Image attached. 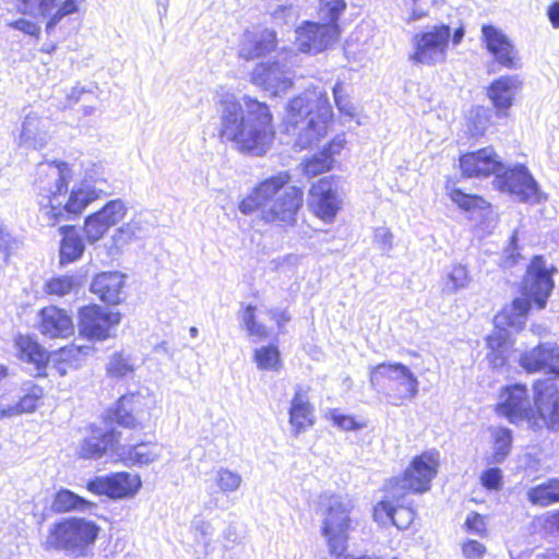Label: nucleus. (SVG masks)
I'll list each match as a JSON object with an SVG mask.
<instances>
[{
	"mask_svg": "<svg viewBox=\"0 0 559 559\" xmlns=\"http://www.w3.org/2000/svg\"><path fill=\"white\" fill-rule=\"evenodd\" d=\"M72 169L64 162H46L36 167L34 190L37 194L40 219L48 226L71 219L94 200L108 193L105 179L85 176L68 194Z\"/></svg>",
	"mask_w": 559,
	"mask_h": 559,
	"instance_id": "nucleus-1",
	"label": "nucleus"
},
{
	"mask_svg": "<svg viewBox=\"0 0 559 559\" xmlns=\"http://www.w3.org/2000/svg\"><path fill=\"white\" fill-rule=\"evenodd\" d=\"M218 115L217 133L221 142L255 156L264 155L274 140L272 114L265 103L250 96L242 98L223 87L215 94Z\"/></svg>",
	"mask_w": 559,
	"mask_h": 559,
	"instance_id": "nucleus-2",
	"label": "nucleus"
},
{
	"mask_svg": "<svg viewBox=\"0 0 559 559\" xmlns=\"http://www.w3.org/2000/svg\"><path fill=\"white\" fill-rule=\"evenodd\" d=\"M289 179L288 174L280 173L260 182L240 202L239 211L245 215L260 211L261 219L267 224L293 225L304 204V192L289 186Z\"/></svg>",
	"mask_w": 559,
	"mask_h": 559,
	"instance_id": "nucleus-3",
	"label": "nucleus"
},
{
	"mask_svg": "<svg viewBox=\"0 0 559 559\" xmlns=\"http://www.w3.org/2000/svg\"><path fill=\"white\" fill-rule=\"evenodd\" d=\"M332 120V107L325 93L307 91L287 105L285 129L300 150L317 145L325 138Z\"/></svg>",
	"mask_w": 559,
	"mask_h": 559,
	"instance_id": "nucleus-4",
	"label": "nucleus"
},
{
	"mask_svg": "<svg viewBox=\"0 0 559 559\" xmlns=\"http://www.w3.org/2000/svg\"><path fill=\"white\" fill-rule=\"evenodd\" d=\"M520 366L528 373L544 371L548 377L534 384V402L544 424L555 427L559 409V346L555 342L539 343L522 353Z\"/></svg>",
	"mask_w": 559,
	"mask_h": 559,
	"instance_id": "nucleus-5",
	"label": "nucleus"
},
{
	"mask_svg": "<svg viewBox=\"0 0 559 559\" xmlns=\"http://www.w3.org/2000/svg\"><path fill=\"white\" fill-rule=\"evenodd\" d=\"M554 288V281L546 266L543 257H535L527 266L523 280L522 290L524 297L515 298L512 304L506 307L495 317L497 326L507 325L521 330L525 324L526 314L531 304L535 302L539 309L546 306L547 298Z\"/></svg>",
	"mask_w": 559,
	"mask_h": 559,
	"instance_id": "nucleus-6",
	"label": "nucleus"
},
{
	"mask_svg": "<svg viewBox=\"0 0 559 559\" xmlns=\"http://www.w3.org/2000/svg\"><path fill=\"white\" fill-rule=\"evenodd\" d=\"M99 531L100 527L94 521L85 518L61 519L48 528L44 548L85 557L95 544Z\"/></svg>",
	"mask_w": 559,
	"mask_h": 559,
	"instance_id": "nucleus-7",
	"label": "nucleus"
},
{
	"mask_svg": "<svg viewBox=\"0 0 559 559\" xmlns=\"http://www.w3.org/2000/svg\"><path fill=\"white\" fill-rule=\"evenodd\" d=\"M370 383L381 388L388 401L395 406L413 400L419 391V381L414 372L401 362H382L370 371Z\"/></svg>",
	"mask_w": 559,
	"mask_h": 559,
	"instance_id": "nucleus-8",
	"label": "nucleus"
},
{
	"mask_svg": "<svg viewBox=\"0 0 559 559\" xmlns=\"http://www.w3.org/2000/svg\"><path fill=\"white\" fill-rule=\"evenodd\" d=\"M322 535L326 538L331 554L341 556L347 548L350 528L352 500L332 495L321 497Z\"/></svg>",
	"mask_w": 559,
	"mask_h": 559,
	"instance_id": "nucleus-9",
	"label": "nucleus"
},
{
	"mask_svg": "<svg viewBox=\"0 0 559 559\" xmlns=\"http://www.w3.org/2000/svg\"><path fill=\"white\" fill-rule=\"evenodd\" d=\"M500 403L498 404V412L509 419L510 423L516 424L522 420H527L534 429L547 427L550 430H558L559 419L552 428L543 423L540 414L537 412L538 417H533V409L527 395V389L523 384H514L507 386L500 394Z\"/></svg>",
	"mask_w": 559,
	"mask_h": 559,
	"instance_id": "nucleus-10",
	"label": "nucleus"
},
{
	"mask_svg": "<svg viewBox=\"0 0 559 559\" xmlns=\"http://www.w3.org/2000/svg\"><path fill=\"white\" fill-rule=\"evenodd\" d=\"M451 38V28L448 25H435L416 34L413 38L415 51L412 60L416 63L432 66L443 62Z\"/></svg>",
	"mask_w": 559,
	"mask_h": 559,
	"instance_id": "nucleus-11",
	"label": "nucleus"
},
{
	"mask_svg": "<svg viewBox=\"0 0 559 559\" xmlns=\"http://www.w3.org/2000/svg\"><path fill=\"white\" fill-rule=\"evenodd\" d=\"M438 464V452H425L413 460L402 478H395L391 481L390 488L405 493L406 489L413 492H425L430 488L431 479L437 474Z\"/></svg>",
	"mask_w": 559,
	"mask_h": 559,
	"instance_id": "nucleus-12",
	"label": "nucleus"
},
{
	"mask_svg": "<svg viewBox=\"0 0 559 559\" xmlns=\"http://www.w3.org/2000/svg\"><path fill=\"white\" fill-rule=\"evenodd\" d=\"M21 118L17 146L34 151L45 148L52 138V120L35 108H24Z\"/></svg>",
	"mask_w": 559,
	"mask_h": 559,
	"instance_id": "nucleus-13",
	"label": "nucleus"
},
{
	"mask_svg": "<svg viewBox=\"0 0 559 559\" xmlns=\"http://www.w3.org/2000/svg\"><path fill=\"white\" fill-rule=\"evenodd\" d=\"M493 185L500 191L508 192L523 202H539L537 183L527 168L520 165L506 168L495 177Z\"/></svg>",
	"mask_w": 559,
	"mask_h": 559,
	"instance_id": "nucleus-14",
	"label": "nucleus"
},
{
	"mask_svg": "<svg viewBox=\"0 0 559 559\" xmlns=\"http://www.w3.org/2000/svg\"><path fill=\"white\" fill-rule=\"evenodd\" d=\"M120 319L119 312L107 311L96 305L85 306L79 312V331L88 340H106Z\"/></svg>",
	"mask_w": 559,
	"mask_h": 559,
	"instance_id": "nucleus-15",
	"label": "nucleus"
},
{
	"mask_svg": "<svg viewBox=\"0 0 559 559\" xmlns=\"http://www.w3.org/2000/svg\"><path fill=\"white\" fill-rule=\"evenodd\" d=\"M308 204L316 216L331 223L342 206L335 181L325 177L316 182L309 191Z\"/></svg>",
	"mask_w": 559,
	"mask_h": 559,
	"instance_id": "nucleus-16",
	"label": "nucleus"
},
{
	"mask_svg": "<svg viewBox=\"0 0 559 559\" xmlns=\"http://www.w3.org/2000/svg\"><path fill=\"white\" fill-rule=\"evenodd\" d=\"M337 28L305 21L295 29V45L301 52L319 53L337 40Z\"/></svg>",
	"mask_w": 559,
	"mask_h": 559,
	"instance_id": "nucleus-17",
	"label": "nucleus"
},
{
	"mask_svg": "<svg viewBox=\"0 0 559 559\" xmlns=\"http://www.w3.org/2000/svg\"><path fill=\"white\" fill-rule=\"evenodd\" d=\"M141 479L138 475L120 472L107 476H98L90 480L86 488L95 495H105L111 499H123L133 497L141 488Z\"/></svg>",
	"mask_w": 559,
	"mask_h": 559,
	"instance_id": "nucleus-18",
	"label": "nucleus"
},
{
	"mask_svg": "<svg viewBox=\"0 0 559 559\" xmlns=\"http://www.w3.org/2000/svg\"><path fill=\"white\" fill-rule=\"evenodd\" d=\"M127 214V205L120 199L107 202L102 210L87 216L84 225V233L88 242L98 241L105 233L118 224Z\"/></svg>",
	"mask_w": 559,
	"mask_h": 559,
	"instance_id": "nucleus-19",
	"label": "nucleus"
},
{
	"mask_svg": "<svg viewBox=\"0 0 559 559\" xmlns=\"http://www.w3.org/2000/svg\"><path fill=\"white\" fill-rule=\"evenodd\" d=\"M251 82L273 96L285 94L293 85L290 72L277 61L258 63L252 70Z\"/></svg>",
	"mask_w": 559,
	"mask_h": 559,
	"instance_id": "nucleus-20",
	"label": "nucleus"
},
{
	"mask_svg": "<svg viewBox=\"0 0 559 559\" xmlns=\"http://www.w3.org/2000/svg\"><path fill=\"white\" fill-rule=\"evenodd\" d=\"M405 492L389 488L385 499L374 507V519L382 521L385 518L400 530L407 528L414 520V511L404 503Z\"/></svg>",
	"mask_w": 559,
	"mask_h": 559,
	"instance_id": "nucleus-21",
	"label": "nucleus"
},
{
	"mask_svg": "<svg viewBox=\"0 0 559 559\" xmlns=\"http://www.w3.org/2000/svg\"><path fill=\"white\" fill-rule=\"evenodd\" d=\"M460 167L468 177H487L503 170V163L492 147H484L476 152L464 154L460 159Z\"/></svg>",
	"mask_w": 559,
	"mask_h": 559,
	"instance_id": "nucleus-22",
	"label": "nucleus"
},
{
	"mask_svg": "<svg viewBox=\"0 0 559 559\" xmlns=\"http://www.w3.org/2000/svg\"><path fill=\"white\" fill-rule=\"evenodd\" d=\"M290 432L298 437L313 426L314 407L310 403L308 390L300 385L295 388L294 396L288 411Z\"/></svg>",
	"mask_w": 559,
	"mask_h": 559,
	"instance_id": "nucleus-23",
	"label": "nucleus"
},
{
	"mask_svg": "<svg viewBox=\"0 0 559 559\" xmlns=\"http://www.w3.org/2000/svg\"><path fill=\"white\" fill-rule=\"evenodd\" d=\"M481 35L488 51L500 64L510 69L518 68L516 51L501 29L492 25H483Z\"/></svg>",
	"mask_w": 559,
	"mask_h": 559,
	"instance_id": "nucleus-24",
	"label": "nucleus"
},
{
	"mask_svg": "<svg viewBox=\"0 0 559 559\" xmlns=\"http://www.w3.org/2000/svg\"><path fill=\"white\" fill-rule=\"evenodd\" d=\"M39 332L47 338H67L74 333L72 318L63 309L45 307L39 311Z\"/></svg>",
	"mask_w": 559,
	"mask_h": 559,
	"instance_id": "nucleus-25",
	"label": "nucleus"
},
{
	"mask_svg": "<svg viewBox=\"0 0 559 559\" xmlns=\"http://www.w3.org/2000/svg\"><path fill=\"white\" fill-rule=\"evenodd\" d=\"M521 87L522 82L516 75L500 76L490 84L487 95L498 117L508 116V110L513 105L514 97Z\"/></svg>",
	"mask_w": 559,
	"mask_h": 559,
	"instance_id": "nucleus-26",
	"label": "nucleus"
},
{
	"mask_svg": "<svg viewBox=\"0 0 559 559\" xmlns=\"http://www.w3.org/2000/svg\"><path fill=\"white\" fill-rule=\"evenodd\" d=\"M20 359L28 365V370L34 377H45L49 354L34 338L28 335H20L15 341Z\"/></svg>",
	"mask_w": 559,
	"mask_h": 559,
	"instance_id": "nucleus-27",
	"label": "nucleus"
},
{
	"mask_svg": "<svg viewBox=\"0 0 559 559\" xmlns=\"http://www.w3.org/2000/svg\"><path fill=\"white\" fill-rule=\"evenodd\" d=\"M119 436L120 433L115 430L107 432L95 430L80 443L79 455L87 460H97L110 451L112 455L116 456V448L119 445Z\"/></svg>",
	"mask_w": 559,
	"mask_h": 559,
	"instance_id": "nucleus-28",
	"label": "nucleus"
},
{
	"mask_svg": "<svg viewBox=\"0 0 559 559\" xmlns=\"http://www.w3.org/2000/svg\"><path fill=\"white\" fill-rule=\"evenodd\" d=\"M276 46V35L274 31L252 29L243 34L239 56L246 60H251L272 51Z\"/></svg>",
	"mask_w": 559,
	"mask_h": 559,
	"instance_id": "nucleus-29",
	"label": "nucleus"
},
{
	"mask_svg": "<svg viewBox=\"0 0 559 559\" xmlns=\"http://www.w3.org/2000/svg\"><path fill=\"white\" fill-rule=\"evenodd\" d=\"M124 275L120 272H103L97 274L92 284L91 292L107 304L117 305L122 300Z\"/></svg>",
	"mask_w": 559,
	"mask_h": 559,
	"instance_id": "nucleus-30",
	"label": "nucleus"
},
{
	"mask_svg": "<svg viewBox=\"0 0 559 559\" xmlns=\"http://www.w3.org/2000/svg\"><path fill=\"white\" fill-rule=\"evenodd\" d=\"M160 455V447L153 443L119 444L116 448V457L124 465H148L157 461Z\"/></svg>",
	"mask_w": 559,
	"mask_h": 559,
	"instance_id": "nucleus-31",
	"label": "nucleus"
},
{
	"mask_svg": "<svg viewBox=\"0 0 559 559\" xmlns=\"http://www.w3.org/2000/svg\"><path fill=\"white\" fill-rule=\"evenodd\" d=\"M23 396L14 405H8L0 408L3 417H12L24 413H33L44 396L41 386L32 381L24 382L22 385Z\"/></svg>",
	"mask_w": 559,
	"mask_h": 559,
	"instance_id": "nucleus-32",
	"label": "nucleus"
},
{
	"mask_svg": "<svg viewBox=\"0 0 559 559\" xmlns=\"http://www.w3.org/2000/svg\"><path fill=\"white\" fill-rule=\"evenodd\" d=\"M62 240L60 245V263H71L79 260L85 249L82 236L74 226L60 227Z\"/></svg>",
	"mask_w": 559,
	"mask_h": 559,
	"instance_id": "nucleus-33",
	"label": "nucleus"
},
{
	"mask_svg": "<svg viewBox=\"0 0 559 559\" xmlns=\"http://www.w3.org/2000/svg\"><path fill=\"white\" fill-rule=\"evenodd\" d=\"M95 504L69 489H60L56 492L51 510L55 513H68L73 511L85 512Z\"/></svg>",
	"mask_w": 559,
	"mask_h": 559,
	"instance_id": "nucleus-34",
	"label": "nucleus"
},
{
	"mask_svg": "<svg viewBox=\"0 0 559 559\" xmlns=\"http://www.w3.org/2000/svg\"><path fill=\"white\" fill-rule=\"evenodd\" d=\"M151 224L142 215L134 216L130 222L119 227L112 240L117 247H121L134 239L144 237L150 231Z\"/></svg>",
	"mask_w": 559,
	"mask_h": 559,
	"instance_id": "nucleus-35",
	"label": "nucleus"
},
{
	"mask_svg": "<svg viewBox=\"0 0 559 559\" xmlns=\"http://www.w3.org/2000/svg\"><path fill=\"white\" fill-rule=\"evenodd\" d=\"M135 402H138V396L134 394L121 396L114 412L112 420L127 428H141L140 421L133 415Z\"/></svg>",
	"mask_w": 559,
	"mask_h": 559,
	"instance_id": "nucleus-36",
	"label": "nucleus"
},
{
	"mask_svg": "<svg viewBox=\"0 0 559 559\" xmlns=\"http://www.w3.org/2000/svg\"><path fill=\"white\" fill-rule=\"evenodd\" d=\"M346 10L344 0H320L318 5V19L321 25H332L337 28V37L341 34L338 19Z\"/></svg>",
	"mask_w": 559,
	"mask_h": 559,
	"instance_id": "nucleus-37",
	"label": "nucleus"
},
{
	"mask_svg": "<svg viewBox=\"0 0 559 559\" xmlns=\"http://www.w3.org/2000/svg\"><path fill=\"white\" fill-rule=\"evenodd\" d=\"M527 498L533 504L547 507L559 501V480L551 479L527 491Z\"/></svg>",
	"mask_w": 559,
	"mask_h": 559,
	"instance_id": "nucleus-38",
	"label": "nucleus"
},
{
	"mask_svg": "<svg viewBox=\"0 0 559 559\" xmlns=\"http://www.w3.org/2000/svg\"><path fill=\"white\" fill-rule=\"evenodd\" d=\"M190 528L195 543L202 546L206 554L211 552L214 549L215 528L213 524L201 515H197L191 521Z\"/></svg>",
	"mask_w": 559,
	"mask_h": 559,
	"instance_id": "nucleus-39",
	"label": "nucleus"
},
{
	"mask_svg": "<svg viewBox=\"0 0 559 559\" xmlns=\"http://www.w3.org/2000/svg\"><path fill=\"white\" fill-rule=\"evenodd\" d=\"M493 453L491 457L488 459V464H500L510 453L512 444V432L508 428H497L493 432Z\"/></svg>",
	"mask_w": 559,
	"mask_h": 559,
	"instance_id": "nucleus-40",
	"label": "nucleus"
},
{
	"mask_svg": "<svg viewBox=\"0 0 559 559\" xmlns=\"http://www.w3.org/2000/svg\"><path fill=\"white\" fill-rule=\"evenodd\" d=\"M86 0H63L56 9L48 15L46 23L47 34H52L57 25L67 16L79 12L80 8Z\"/></svg>",
	"mask_w": 559,
	"mask_h": 559,
	"instance_id": "nucleus-41",
	"label": "nucleus"
},
{
	"mask_svg": "<svg viewBox=\"0 0 559 559\" xmlns=\"http://www.w3.org/2000/svg\"><path fill=\"white\" fill-rule=\"evenodd\" d=\"M240 320L250 337L262 341L269 337V330L255 319V306L248 305L240 313Z\"/></svg>",
	"mask_w": 559,
	"mask_h": 559,
	"instance_id": "nucleus-42",
	"label": "nucleus"
},
{
	"mask_svg": "<svg viewBox=\"0 0 559 559\" xmlns=\"http://www.w3.org/2000/svg\"><path fill=\"white\" fill-rule=\"evenodd\" d=\"M472 277L466 266L462 264L454 265L447 275L443 290L447 294H456L469 286Z\"/></svg>",
	"mask_w": 559,
	"mask_h": 559,
	"instance_id": "nucleus-43",
	"label": "nucleus"
},
{
	"mask_svg": "<svg viewBox=\"0 0 559 559\" xmlns=\"http://www.w3.org/2000/svg\"><path fill=\"white\" fill-rule=\"evenodd\" d=\"M108 374L115 378H124L134 371V362L129 355L115 353L106 367Z\"/></svg>",
	"mask_w": 559,
	"mask_h": 559,
	"instance_id": "nucleus-44",
	"label": "nucleus"
},
{
	"mask_svg": "<svg viewBox=\"0 0 559 559\" xmlns=\"http://www.w3.org/2000/svg\"><path fill=\"white\" fill-rule=\"evenodd\" d=\"M23 13L47 17L57 7L58 0H17Z\"/></svg>",
	"mask_w": 559,
	"mask_h": 559,
	"instance_id": "nucleus-45",
	"label": "nucleus"
},
{
	"mask_svg": "<svg viewBox=\"0 0 559 559\" xmlns=\"http://www.w3.org/2000/svg\"><path fill=\"white\" fill-rule=\"evenodd\" d=\"M254 360L259 369L275 370L280 365V352L274 345L263 346L255 349Z\"/></svg>",
	"mask_w": 559,
	"mask_h": 559,
	"instance_id": "nucleus-46",
	"label": "nucleus"
},
{
	"mask_svg": "<svg viewBox=\"0 0 559 559\" xmlns=\"http://www.w3.org/2000/svg\"><path fill=\"white\" fill-rule=\"evenodd\" d=\"M57 352L61 360L70 364V368L78 369L82 366L84 358L91 352V347L71 344Z\"/></svg>",
	"mask_w": 559,
	"mask_h": 559,
	"instance_id": "nucleus-47",
	"label": "nucleus"
},
{
	"mask_svg": "<svg viewBox=\"0 0 559 559\" xmlns=\"http://www.w3.org/2000/svg\"><path fill=\"white\" fill-rule=\"evenodd\" d=\"M215 483L224 493L238 490L242 483V477L237 472L228 468H219L216 472Z\"/></svg>",
	"mask_w": 559,
	"mask_h": 559,
	"instance_id": "nucleus-48",
	"label": "nucleus"
},
{
	"mask_svg": "<svg viewBox=\"0 0 559 559\" xmlns=\"http://www.w3.org/2000/svg\"><path fill=\"white\" fill-rule=\"evenodd\" d=\"M334 158L326 153L321 151L319 154L313 155L310 159L306 160L304 171L308 176H318L332 168Z\"/></svg>",
	"mask_w": 559,
	"mask_h": 559,
	"instance_id": "nucleus-49",
	"label": "nucleus"
},
{
	"mask_svg": "<svg viewBox=\"0 0 559 559\" xmlns=\"http://www.w3.org/2000/svg\"><path fill=\"white\" fill-rule=\"evenodd\" d=\"M451 199L464 211L484 209L487 204L483 198L474 194H466L459 189H454L451 192Z\"/></svg>",
	"mask_w": 559,
	"mask_h": 559,
	"instance_id": "nucleus-50",
	"label": "nucleus"
},
{
	"mask_svg": "<svg viewBox=\"0 0 559 559\" xmlns=\"http://www.w3.org/2000/svg\"><path fill=\"white\" fill-rule=\"evenodd\" d=\"M74 286L75 281L73 276H58L47 281L46 292L49 295L62 297L70 294Z\"/></svg>",
	"mask_w": 559,
	"mask_h": 559,
	"instance_id": "nucleus-51",
	"label": "nucleus"
},
{
	"mask_svg": "<svg viewBox=\"0 0 559 559\" xmlns=\"http://www.w3.org/2000/svg\"><path fill=\"white\" fill-rule=\"evenodd\" d=\"M272 17L278 25H294L299 17V11L292 4L281 5L273 11Z\"/></svg>",
	"mask_w": 559,
	"mask_h": 559,
	"instance_id": "nucleus-52",
	"label": "nucleus"
},
{
	"mask_svg": "<svg viewBox=\"0 0 559 559\" xmlns=\"http://www.w3.org/2000/svg\"><path fill=\"white\" fill-rule=\"evenodd\" d=\"M508 331L496 325V329L486 338L487 348L488 350L508 349Z\"/></svg>",
	"mask_w": 559,
	"mask_h": 559,
	"instance_id": "nucleus-53",
	"label": "nucleus"
},
{
	"mask_svg": "<svg viewBox=\"0 0 559 559\" xmlns=\"http://www.w3.org/2000/svg\"><path fill=\"white\" fill-rule=\"evenodd\" d=\"M333 96L335 105L338 108V110L347 116H353L354 107L347 99L344 85L342 82H336L335 85L333 86Z\"/></svg>",
	"mask_w": 559,
	"mask_h": 559,
	"instance_id": "nucleus-54",
	"label": "nucleus"
},
{
	"mask_svg": "<svg viewBox=\"0 0 559 559\" xmlns=\"http://www.w3.org/2000/svg\"><path fill=\"white\" fill-rule=\"evenodd\" d=\"M472 124L471 132L473 135H480L485 132L488 126V110L484 107H477L472 111Z\"/></svg>",
	"mask_w": 559,
	"mask_h": 559,
	"instance_id": "nucleus-55",
	"label": "nucleus"
},
{
	"mask_svg": "<svg viewBox=\"0 0 559 559\" xmlns=\"http://www.w3.org/2000/svg\"><path fill=\"white\" fill-rule=\"evenodd\" d=\"M480 480L484 487L491 490H497L501 486L502 473L498 467H491L483 472Z\"/></svg>",
	"mask_w": 559,
	"mask_h": 559,
	"instance_id": "nucleus-56",
	"label": "nucleus"
},
{
	"mask_svg": "<svg viewBox=\"0 0 559 559\" xmlns=\"http://www.w3.org/2000/svg\"><path fill=\"white\" fill-rule=\"evenodd\" d=\"M331 419L335 426L346 431L357 430L364 427V425L358 424L354 417L341 414L336 409L331 412Z\"/></svg>",
	"mask_w": 559,
	"mask_h": 559,
	"instance_id": "nucleus-57",
	"label": "nucleus"
},
{
	"mask_svg": "<svg viewBox=\"0 0 559 559\" xmlns=\"http://www.w3.org/2000/svg\"><path fill=\"white\" fill-rule=\"evenodd\" d=\"M374 242L383 252H389L393 248V234L386 227H378L374 230Z\"/></svg>",
	"mask_w": 559,
	"mask_h": 559,
	"instance_id": "nucleus-58",
	"label": "nucleus"
},
{
	"mask_svg": "<svg viewBox=\"0 0 559 559\" xmlns=\"http://www.w3.org/2000/svg\"><path fill=\"white\" fill-rule=\"evenodd\" d=\"M462 554L466 559H481L486 554V547L477 540L469 539L462 545Z\"/></svg>",
	"mask_w": 559,
	"mask_h": 559,
	"instance_id": "nucleus-59",
	"label": "nucleus"
},
{
	"mask_svg": "<svg viewBox=\"0 0 559 559\" xmlns=\"http://www.w3.org/2000/svg\"><path fill=\"white\" fill-rule=\"evenodd\" d=\"M466 530L476 535H484L486 532V523L483 515L476 512H472L467 515L465 521Z\"/></svg>",
	"mask_w": 559,
	"mask_h": 559,
	"instance_id": "nucleus-60",
	"label": "nucleus"
},
{
	"mask_svg": "<svg viewBox=\"0 0 559 559\" xmlns=\"http://www.w3.org/2000/svg\"><path fill=\"white\" fill-rule=\"evenodd\" d=\"M10 27L14 29H19L22 33L31 36L37 37L40 32V27L33 21L26 19H17L8 24Z\"/></svg>",
	"mask_w": 559,
	"mask_h": 559,
	"instance_id": "nucleus-61",
	"label": "nucleus"
},
{
	"mask_svg": "<svg viewBox=\"0 0 559 559\" xmlns=\"http://www.w3.org/2000/svg\"><path fill=\"white\" fill-rule=\"evenodd\" d=\"M16 247V240L8 231V229L0 224V251L9 257L10 252Z\"/></svg>",
	"mask_w": 559,
	"mask_h": 559,
	"instance_id": "nucleus-62",
	"label": "nucleus"
},
{
	"mask_svg": "<svg viewBox=\"0 0 559 559\" xmlns=\"http://www.w3.org/2000/svg\"><path fill=\"white\" fill-rule=\"evenodd\" d=\"M507 352L508 349L489 350L487 353V359L489 361V365L493 368H500L504 366L508 359Z\"/></svg>",
	"mask_w": 559,
	"mask_h": 559,
	"instance_id": "nucleus-63",
	"label": "nucleus"
},
{
	"mask_svg": "<svg viewBox=\"0 0 559 559\" xmlns=\"http://www.w3.org/2000/svg\"><path fill=\"white\" fill-rule=\"evenodd\" d=\"M49 362L52 364V369H55L60 377H64L70 368V364L63 361L60 359V355H58V352H53L49 355Z\"/></svg>",
	"mask_w": 559,
	"mask_h": 559,
	"instance_id": "nucleus-64",
	"label": "nucleus"
}]
</instances>
